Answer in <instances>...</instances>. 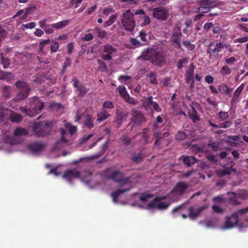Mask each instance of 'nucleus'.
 I'll list each match as a JSON object with an SVG mask.
<instances>
[{
    "label": "nucleus",
    "instance_id": "obj_1",
    "mask_svg": "<svg viewBox=\"0 0 248 248\" xmlns=\"http://www.w3.org/2000/svg\"><path fill=\"white\" fill-rule=\"evenodd\" d=\"M103 176L111 179L116 182H119L121 187L111 194L113 202L117 203V198L123 193L129 191L131 187V182L129 178H124V174L122 172L113 170L110 168L106 170L102 174Z\"/></svg>",
    "mask_w": 248,
    "mask_h": 248
},
{
    "label": "nucleus",
    "instance_id": "obj_2",
    "mask_svg": "<svg viewBox=\"0 0 248 248\" xmlns=\"http://www.w3.org/2000/svg\"><path fill=\"white\" fill-rule=\"evenodd\" d=\"M15 86L18 89V92L16 97L9 101L8 103V105L13 108H15L17 103L27 98L31 91V88L29 84L23 80L17 81L15 83Z\"/></svg>",
    "mask_w": 248,
    "mask_h": 248
},
{
    "label": "nucleus",
    "instance_id": "obj_3",
    "mask_svg": "<svg viewBox=\"0 0 248 248\" xmlns=\"http://www.w3.org/2000/svg\"><path fill=\"white\" fill-rule=\"evenodd\" d=\"M29 101L31 106V108H27L20 107L19 109L23 113L30 117H32L38 113L39 111L42 110L44 103L35 96L29 98Z\"/></svg>",
    "mask_w": 248,
    "mask_h": 248
},
{
    "label": "nucleus",
    "instance_id": "obj_4",
    "mask_svg": "<svg viewBox=\"0 0 248 248\" xmlns=\"http://www.w3.org/2000/svg\"><path fill=\"white\" fill-rule=\"evenodd\" d=\"M138 60L142 61L150 60L151 62L157 66H160L165 63V56L163 52L158 51L147 52L138 57Z\"/></svg>",
    "mask_w": 248,
    "mask_h": 248
},
{
    "label": "nucleus",
    "instance_id": "obj_5",
    "mask_svg": "<svg viewBox=\"0 0 248 248\" xmlns=\"http://www.w3.org/2000/svg\"><path fill=\"white\" fill-rule=\"evenodd\" d=\"M53 125L52 122H36L33 125V132L38 137L46 136L50 133Z\"/></svg>",
    "mask_w": 248,
    "mask_h": 248
},
{
    "label": "nucleus",
    "instance_id": "obj_6",
    "mask_svg": "<svg viewBox=\"0 0 248 248\" xmlns=\"http://www.w3.org/2000/svg\"><path fill=\"white\" fill-rule=\"evenodd\" d=\"M189 184L185 182L178 183L171 192L168 194L169 199L172 202L179 201L181 197L187 191Z\"/></svg>",
    "mask_w": 248,
    "mask_h": 248
},
{
    "label": "nucleus",
    "instance_id": "obj_7",
    "mask_svg": "<svg viewBox=\"0 0 248 248\" xmlns=\"http://www.w3.org/2000/svg\"><path fill=\"white\" fill-rule=\"evenodd\" d=\"M167 198H169L168 194L164 196L156 197L151 202H150L146 206V208H156L160 210H166L169 207L171 203L170 202H163V200ZM137 205L140 208H145V207L144 206L140 204H138Z\"/></svg>",
    "mask_w": 248,
    "mask_h": 248
},
{
    "label": "nucleus",
    "instance_id": "obj_8",
    "mask_svg": "<svg viewBox=\"0 0 248 248\" xmlns=\"http://www.w3.org/2000/svg\"><path fill=\"white\" fill-rule=\"evenodd\" d=\"M133 14L130 10H127L123 13L121 18V22L124 29L132 32L136 26L135 21Z\"/></svg>",
    "mask_w": 248,
    "mask_h": 248
},
{
    "label": "nucleus",
    "instance_id": "obj_9",
    "mask_svg": "<svg viewBox=\"0 0 248 248\" xmlns=\"http://www.w3.org/2000/svg\"><path fill=\"white\" fill-rule=\"evenodd\" d=\"M142 106L145 110L149 113H153L154 111L157 112H160L162 108L155 101H153V98L152 96H148L143 100Z\"/></svg>",
    "mask_w": 248,
    "mask_h": 248
},
{
    "label": "nucleus",
    "instance_id": "obj_10",
    "mask_svg": "<svg viewBox=\"0 0 248 248\" xmlns=\"http://www.w3.org/2000/svg\"><path fill=\"white\" fill-rule=\"evenodd\" d=\"M153 15L154 18L165 20L169 16V9L165 7H159L153 9Z\"/></svg>",
    "mask_w": 248,
    "mask_h": 248
},
{
    "label": "nucleus",
    "instance_id": "obj_11",
    "mask_svg": "<svg viewBox=\"0 0 248 248\" xmlns=\"http://www.w3.org/2000/svg\"><path fill=\"white\" fill-rule=\"evenodd\" d=\"M239 221V218L235 214L232 213L231 216L225 217V221L223 226L221 227L222 230L230 229L236 226Z\"/></svg>",
    "mask_w": 248,
    "mask_h": 248
},
{
    "label": "nucleus",
    "instance_id": "obj_12",
    "mask_svg": "<svg viewBox=\"0 0 248 248\" xmlns=\"http://www.w3.org/2000/svg\"><path fill=\"white\" fill-rule=\"evenodd\" d=\"M103 52L105 54L102 55L104 60L108 61L112 59L117 52V49L109 44H107L103 46Z\"/></svg>",
    "mask_w": 248,
    "mask_h": 248
},
{
    "label": "nucleus",
    "instance_id": "obj_13",
    "mask_svg": "<svg viewBox=\"0 0 248 248\" xmlns=\"http://www.w3.org/2000/svg\"><path fill=\"white\" fill-rule=\"evenodd\" d=\"M208 207V205H204L198 207L191 206L188 208L189 212L188 217L192 220H195L200 215L203 211L207 209Z\"/></svg>",
    "mask_w": 248,
    "mask_h": 248
},
{
    "label": "nucleus",
    "instance_id": "obj_14",
    "mask_svg": "<svg viewBox=\"0 0 248 248\" xmlns=\"http://www.w3.org/2000/svg\"><path fill=\"white\" fill-rule=\"evenodd\" d=\"M182 38V33L179 28H177L174 29V32L171 37V42L173 44L175 48L178 49L181 48V41Z\"/></svg>",
    "mask_w": 248,
    "mask_h": 248
},
{
    "label": "nucleus",
    "instance_id": "obj_15",
    "mask_svg": "<svg viewBox=\"0 0 248 248\" xmlns=\"http://www.w3.org/2000/svg\"><path fill=\"white\" fill-rule=\"evenodd\" d=\"M131 115L132 116V121L136 124H140L145 121L143 114L139 109L134 108L131 110Z\"/></svg>",
    "mask_w": 248,
    "mask_h": 248
},
{
    "label": "nucleus",
    "instance_id": "obj_16",
    "mask_svg": "<svg viewBox=\"0 0 248 248\" xmlns=\"http://www.w3.org/2000/svg\"><path fill=\"white\" fill-rule=\"evenodd\" d=\"M63 177L71 183L72 179L80 178V172L76 169H69L65 171Z\"/></svg>",
    "mask_w": 248,
    "mask_h": 248
},
{
    "label": "nucleus",
    "instance_id": "obj_17",
    "mask_svg": "<svg viewBox=\"0 0 248 248\" xmlns=\"http://www.w3.org/2000/svg\"><path fill=\"white\" fill-rule=\"evenodd\" d=\"M45 145L43 142H34L30 143L28 146V149L33 154H38L42 152L44 149Z\"/></svg>",
    "mask_w": 248,
    "mask_h": 248
},
{
    "label": "nucleus",
    "instance_id": "obj_18",
    "mask_svg": "<svg viewBox=\"0 0 248 248\" xmlns=\"http://www.w3.org/2000/svg\"><path fill=\"white\" fill-rule=\"evenodd\" d=\"M135 15H140V18L143 20L141 23V26H145L149 24L151 22V19L149 16L146 15L145 13L142 9H138L136 11Z\"/></svg>",
    "mask_w": 248,
    "mask_h": 248
},
{
    "label": "nucleus",
    "instance_id": "obj_19",
    "mask_svg": "<svg viewBox=\"0 0 248 248\" xmlns=\"http://www.w3.org/2000/svg\"><path fill=\"white\" fill-rule=\"evenodd\" d=\"M195 66L193 63L190 64L189 68L186 71V78L187 82H194L193 73L194 71Z\"/></svg>",
    "mask_w": 248,
    "mask_h": 248
},
{
    "label": "nucleus",
    "instance_id": "obj_20",
    "mask_svg": "<svg viewBox=\"0 0 248 248\" xmlns=\"http://www.w3.org/2000/svg\"><path fill=\"white\" fill-rule=\"evenodd\" d=\"M92 175V172L89 170H85L81 173H80V179L82 182L88 185L90 182V178Z\"/></svg>",
    "mask_w": 248,
    "mask_h": 248
},
{
    "label": "nucleus",
    "instance_id": "obj_21",
    "mask_svg": "<svg viewBox=\"0 0 248 248\" xmlns=\"http://www.w3.org/2000/svg\"><path fill=\"white\" fill-rule=\"evenodd\" d=\"M110 116L107 110L104 108H102L99 112L97 114V121L99 122H102L106 120L108 117Z\"/></svg>",
    "mask_w": 248,
    "mask_h": 248
},
{
    "label": "nucleus",
    "instance_id": "obj_22",
    "mask_svg": "<svg viewBox=\"0 0 248 248\" xmlns=\"http://www.w3.org/2000/svg\"><path fill=\"white\" fill-rule=\"evenodd\" d=\"M13 89L8 85H4L2 87L1 95L3 97L9 98L11 96Z\"/></svg>",
    "mask_w": 248,
    "mask_h": 248
},
{
    "label": "nucleus",
    "instance_id": "obj_23",
    "mask_svg": "<svg viewBox=\"0 0 248 248\" xmlns=\"http://www.w3.org/2000/svg\"><path fill=\"white\" fill-rule=\"evenodd\" d=\"M70 22V19L63 20L56 23L51 24V26L56 29H62L67 26Z\"/></svg>",
    "mask_w": 248,
    "mask_h": 248
},
{
    "label": "nucleus",
    "instance_id": "obj_24",
    "mask_svg": "<svg viewBox=\"0 0 248 248\" xmlns=\"http://www.w3.org/2000/svg\"><path fill=\"white\" fill-rule=\"evenodd\" d=\"M134 195L138 196L140 201L143 203H145L146 202H148L150 199L153 198V195L152 194L146 193H141L140 194L135 193L134 194Z\"/></svg>",
    "mask_w": 248,
    "mask_h": 248
},
{
    "label": "nucleus",
    "instance_id": "obj_25",
    "mask_svg": "<svg viewBox=\"0 0 248 248\" xmlns=\"http://www.w3.org/2000/svg\"><path fill=\"white\" fill-rule=\"evenodd\" d=\"M198 161V159L192 156H184L183 158L184 163L187 165L188 167L191 166Z\"/></svg>",
    "mask_w": 248,
    "mask_h": 248
},
{
    "label": "nucleus",
    "instance_id": "obj_26",
    "mask_svg": "<svg viewBox=\"0 0 248 248\" xmlns=\"http://www.w3.org/2000/svg\"><path fill=\"white\" fill-rule=\"evenodd\" d=\"M191 108L192 112H189L190 118L192 119L194 122L200 121V117L198 115V112L197 110L193 106H191Z\"/></svg>",
    "mask_w": 248,
    "mask_h": 248
},
{
    "label": "nucleus",
    "instance_id": "obj_27",
    "mask_svg": "<svg viewBox=\"0 0 248 248\" xmlns=\"http://www.w3.org/2000/svg\"><path fill=\"white\" fill-rule=\"evenodd\" d=\"M143 158L141 153H134L131 159L133 162L138 164L142 161Z\"/></svg>",
    "mask_w": 248,
    "mask_h": 248
},
{
    "label": "nucleus",
    "instance_id": "obj_28",
    "mask_svg": "<svg viewBox=\"0 0 248 248\" xmlns=\"http://www.w3.org/2000/svg\"><path fill=\"white\" fill-rule=\"evenodd\" d=\"M28 131L25 129L21 127L16 128L14 132V134L16 136H25L28 134Z\"/></svg>",
    "mask_w": 248,
    "mask_h": 248
},
{
    "label": "nucleus",
    "instance_id": "obj_29",
    "mask_svg": "<svg viewBox=\"0 0 248 248\" xmlns=\"http://www.w3.org/2000/svg\"><path fill=\"white\" fill-rule=\"evenodd\" d=\"M117 17V15L116 14L111 15L108 20L104 23V27L106 28L111 25L116 21Z\"/></svg>",
    "mask_w": 248,
    "mask_h": 248
},
{
    "label": "nucleus",
    "instance_id": "obj_30",
    "mask_svg": "<svg viewBox=\"0 0 248 248\" xmlns=\"http://www.w3.org/2000/svg\"><path fill=\"white\" fill-rule=\"evenodd\" d=\"M14 78V76L11 72H2V78L0 79H4L7 81H10L13 80Z\"/></svg>",
    "mask_w": 248,
    "mask_h": 248
},
{
    "label": "nucleus",
    "instance_id": "obj_31",
    "mask_svg": "<svg viewBox=\"0 0 248 248\" xmlns=\"http://www.w3.org/2000/svg\"><path fill=\"white\" fill-rule=\"evenodd\" d=\"M231 195L232 196L229 199V202L231 203L233 205H240L241 204V202L238 201L237 199L238 198L236 196L235 193L232 192Z\"/></svg>",
    "mask_w": 248,
    "mask_h": 248
},
{
    "label": "nucleus",
    "instance_id": "obj_32",
    "mask_svg": "<svg viewBox=\"0 0 248 248\" xmlns=\"http://www.w3.org/2000/svg\"><path fill=\"white\" fill-rule=\"evenodd\" d=\"M221 45L218 44V43H217L216 45L214 46V48H211V47L209 48L207 52L208 54L210 55L213 53L219 52L221 51Z\"/></svg>",
    "mask_w": 248,
    "mask_h": 248
},
{
    "label": "nucleus",
    "instance_id": "obj_33",
    "mask_svg": "<svg viewBox=\"0 0 248 248\" xmlns=\"http://www.w3.org/2000/svg\"><path fill=\"white\" fill-rule=\"evenodd\" d=\"M0 59L3 67L5 69L8 68L10 64L9 59L7 57H4L2 54L0 55Z\"/></svg>",
    "mask_w": 248,
    "mask_h": 248
},
{
    "label": "nucleus",
    "instance_id": "obj_34",
    "mask_svg": "<svg viewBox=\"0 0 248 248\" xmlns=\"http://www.w3.org/2000/svg\"><path fill=\"white\" fill-rule=\"evenodd\" d=\"M148 128H144L141 132L142 137L143 140L145 141L146 144L149 143L150 142V136L147 134V132L149 131Z\"/></svg>",
    "mask_w": 248,
    "mask_h": 248
},
{
    "label": "nucleus",
    "instance_id": "obj_35",
    "mask_svg": "<svg viewBox=\"0 0 248 248\" xmlns=\"http://www.w3.org/2000/svg\"><path fill=\"white\" fill-rule=\"evenodd\" d=\"M242 89H243L242 88H241L240 87H239L234 92V93H233V97H232V103H236L237 102V99L239 97V95L240 94V93L242 92Z\"/></svg>",
    "mask_w": 248,
    "mask_h": 248
},
{
    "label": "nucleus",
    "instance_id": "obj_36",
    "mask_svg": "<svg viewBox=\"0 0 248 248\" xmlns=\"http://www.w3.org/2000/svg\"><path fill=\"white\" fill-rule=\"evenodd\" d=\"M147 77L151 78V80L150 81V83L155 85H156L158 84V82L156 79V75L154 72H150L149 74L147 75Z\"/></svg>",
    "mask_w": 248,
    "mask_h": 248
},
{
    "label": "nucleus",
    "instance_id": "obj_37",
    "mask_svg": "<svg viewBox=\"0 0 248 248\" xmlns=\"http://www.w3.org/2000/svg\"><path fill=\"white\" fill-rule=\"evenodd\" d=\"M236 196L239 199L245 200L248 198V192L244 190H240L235 193Z\"/></svg>",
    "mask_w": 248,
    "mask_h": 248
},
{
    "label": "nucleus",
    "instance_id": "obj_38",
    "mask_svg": "<svg viewBox=\"0 0 248 248\" xmlns=\"http://www.w3.org/2000/svg\"><path fill=\"white\" fill-rule=\"evenodd\" d=\"M233 213L235 214L236 216L239 218V216H243L248 213V206L239 209Z\"/></svg>",
    "mask_w": 248,
    "mask_h": 248
},
{
    "label": "nucleus",
    "instance_id": "obj_39",
    "mask_svg": "<svg viewBox=\"0 0 248 248\" xmlns=\"http://www.w3.org/2000/svg\"><path fill=\"white\" fill-rule=\"evenodd\" d=\"M218 116L220 118V122H223L229 117V115L228 112L220 111L218 112Z\"/></svg>",
    "mask_w": 248,
    "mask_h": 248
},
{
    "label": "nucleus",
    "instance_id": "obj_40",
    "mask_svg": "<svg viewBox=\"0 0 248 248\" xmlns=\"http://www.w3.org/2000/svg\"><path fill=\"white\" fill-rule=\"evenodd\" d=\"M212 8L213 7L211 6H201L197 9L196 12L203 14L210 11Z\"/></svg>",
    "mask_w": 248,
    "mask_h": 248
},
{
    "label": "nucleus",
    "instance_id": "obj_41",
    "mask_svg": "<svg viewBox=\"0 0 248 248\" xmlns=\"http://www.w3.org/2000/svg\"><path fill=\"white\" fill-rule=\"evenodd\" d=\"M221 122L222 123L219 124V128H227L230 127L232 124V122L231 120H225Z\"/></svg>",
    "mask_w": 248,
    "mask_h": 248
},
{
    "label": "nucleus",
    "instance_id": "obj_42",
    "mask_svg": "<svg viewBox=\"0 0 248 248\" xmlns=\"http://www.w3.org/2000/svg\"><path fill=\"white\" fill-rule=\"evenodd\" d=\"M220 73L222 76L228 75L231 73V70L228 65H224L221 68Z\"/></svg>",
    "mask_w": 248,
    "mask_h": 248
},
{
    "label": "nucleus",
    "instance_id": "obj_43",
    "mask_svg": "<svg viewBox=\"0 0 248 248\" xmlns=\"http://www.w3.org/2000/svg\"><path fill=\"white\" fill-rule=\"evenodd\" d=\"M22 119V117L17 113H13L10 117V120L13 122H19Z\"/></svg>",
    "mask_w": 248,
    "mask_h": 248
},
{
    "label": "nucleus",
    "instance_id": "obj_44",
    "mask_svg": "<svg viewBox=\"0 0 248 248\" xmlns=\"http://www.w3.org/2000/svg\"><path fill=\"white\" fill-rule=\"evenodd\" d=\"M85 124L89 128H92L94 126V124H93V121L92 118L90 116H89V115L87 116L86 120L85 122Z\"/></svg>",
    "mask_w": 248,
    "mask_h": 248
},
{
    "label": "nucleus",
    "instance_id": "obj_45",
    "mask_svg": "<svg viewBox=\"0 0 248 248\" xmlns=\"http://www.w3.org/2000/svg\"><path fill=\"white\" fill-rule=\"evenodd\" d=\"M78 95L81 97L84 96L85 95V94L87 93V90L82 85L78 87Z\"/></svg>",
    "mask_w": 248,
    "mask_h": 248
},
{
    "label": "nucleus",
    "instance_id": "obj_46",
    "mask_svg": "<svg viewBox=\"0 0 248 248\" xmlns=\"http://www.w3.org/2000/svg\"><path fill=\"white\" fill-rule=\"evenodd\" d=\"M183 45L190 50H193L195 48V45H192L189 40H184L183 42Z\"/></svg>",
    "mask_w": 248,
    "mask_h": 248
},
{
    "label": "nucleus",
    "instance_id": "obj_47",
    "mask_svg": "<svg viewBox=\"0 0 248 248\" xmlns=\"http://www.w3.org/2000/svg\"><path fill=\"white\" fill-rule=\"evenodd\" d=\"M120 140L123 144H125L126 145H128L131 142L130 139L127 136V135H123L121 138Z\"/></svg>",
    "mask_w": 248,
    "mask_h": 248
},
{
    "label": "nucleus",
    "instance_id": "obj_48",
    "mask_svg": "<svg viewBox=\"0 0 248 248\" xmlns=\"http://www.w3.org/2000/svg\"><path fill=\"white\" fill-rule=\"evenodd\" d=\"M97 62L99 64V69L102 71H106L107 70V67L105 62L100 59L97 60Z\"/></svg>",
    "mask_w": 248,
    "mask_h": 248
},
{
    "label": "nucleus",
    "instance_id": "obj_49",
    "mask_svg": "<svg viewBox=\"0 0 248 248\" xmlns=\"http://www.w3.org/2000/svg\"><path fill=\"white\" fill-rule=\"evenodd\" d=\"M208 146L211 148L212 150L216 152L219 149V143L218 142H210L208 144Z\"/></svg>",
    "mask_w": 248,
    "mask_h": 248
},
{
    "label": "nucleus",
    "instance_id": "obj_50",
    "mask_svg": "<svg viewBox=\"0 0 248 248\" xmlns=\"http://www.w3.org/2000/svg\"><path fill=\"white\" fill-rule=\"evenodd\" d=\"M120 94L124 98V96H126L128 94L127 93L126 89L124 87L119 86L117 89Z\"/></svg>",
    "mask_w": 248,
    "mask_h": 248
},
{
    "label": "nucleus",
    "instance_id": "obj_51",
    "mask_svg": "<svg viewBox=\"0 0 248 248\" xmlns=\"http://www.w3.org/2000/svg\"><path fill=\"white\" fill-rule=\"evenodd\" d=\"M108 147V142L104 143L101 146V153L99 154L96 155L94 156L95 158H98L101 156L106 151Z\"/></svg>",
    "mask_w": 248,
    "mask_h": 248
},
{
    "label": "nucleus",
    "instance_id": "obj_52",
    "mask_svg": "<svg viewBox=\"0 0 248 248\" xmlns=\"http://www.w3.org/2000/svg\"><path fill=\"white\" fill-rule=\"evenodd\" d=\"M114 106L113 103L110 101H106L104 102V103L103 104V108H108L109 109H111L114 108Z\"/></svg>",
    "mask_w": 248,
    "mask_h": 248
},
{
    "label": "nucleus",
    "instance_id": "obj_53",
    "mask_svg": "<svg viewBox=\"0 0 248 248\" xmlns=\"http://www.w3.org/2000/svg\"><path fill=\"white\" fill-rule=\"evenodd\" d=\"M130 43L135 47H140L141 46V43L136 38H131L130 39Z\"/></svg>",
    "mask_w": 248,
    "mask_h": 248
},
{
    "label": "nucleus",
    "instance_id": "obj_54",
    "mask_svg": "<svg viewBox=\"0 0 248 248\" xmlns=\"http://www.w3.org/2000/svg\"><path fill=\"white\" fill-rule=\"evenodd\" d=\"M206 157L208 160L213 163H215L217 161L216 156L213 154H207Z\"/></svg>",
    "mask_w": 248,
    "mask_h": 248
},
{
    "label": "nucleus",
    "instance_id": "obj_55",
    "mask_svg": "<svg viewBox=\"0 0 248 248\" xmlns=\"http://www.w3.org/2000/svg\"><path fill=\"white\" fill-rule=\"evenodd\" d=\"M129 104L136 105L137 104L138 101L135 100L133 98L131 97L129 95L124 96V98Z\"/></svg>",
    "mask_w": 248,
    "mask_h": 248
},
{
    "label": "nucleus",
    "instance_id": "obj_56",
    "mask_svg": "<svg viewBox=\"0 0 248 248\" xmlns=\"http://www.w3.org/2000/svg\"><path fill=\"white\" fill-rule=\"evenodd\" d=\"M176 138L177 140H182L186 139V135L184 132L180 131L176 135Z\"/></svg>",
    "mask_w": 248,
    "mask_h": 248
},
{
    "label": "nucleus",
    "instance_id": "obj_57",
    "mask_svg": "<svg viewBox=\"0 0 248 248\" xmlns=\"http://www.w3.org/2000/svg\"><path fill=\"white\" fill-rule=\"evenodd\" d=\"M187 60L186 58H183L179 60L178 62L177 68L179 69H181L183 68L184 64L187 63Z\"/></svg>",
    "mask_w": 248,
    "mask_h": 248
},
{
    "label": "nucleus",
    "instance_id": "obj_58",
    "mask_svg": "<svg viewBox=\"0 0 248 248\" xmlns=\"http://www.w3.org/2000/svg\"><path fill=\"white\" fill-rule=\"evenodd\" d=\"M230 174V172L228 170H220L217 171V176L220 177H223L226 175H229Z\"/></svg>",
    "mask_w": 248,
    "mask_h": 248
},
{
    "label": "nucleus",
    "instance_id": "obj_59",
    "mask_svg": "<svg viewBox=\"0 0 248 248\" xmlns=\"http://www.w3.org/2000/svg\"><path fill=\"white\" fill-rule=\"evenodd\" d=\"M213 210L217 213H222L223 212V209L219 206L217 205H213L212 206Z\"/></svg>",
    "mask_w": 248,
    "mask_h": 248
},
{
    "label": "nucleus",
    "instance_id": "obj_60",
    "mask_svg": "<svg viewBox=\"0 0 248 248\" xmlns=\"http://www.w3.org/2000/svg\"><path fill=\"white\" fill-rule=\"evenodd\" d=\"M50 42V41L49 39H46L44 40L43 41H41L39 44V49L40 51H42L43 49L44 48V46L45 45L48 44Z\"/></svg>",
    "mask_w": 248,
    "mask_h": 248
},
{
    "label": "nucleus",
    "instance_id": "obj_61",
    "mask_svg": "<svg viewBox=\"0 0 248 248\" xmlns=\"http://www.w3.org/2000/svg\"><path fill=\"white\" fill-rule=\"evenodd\" d=\"M213 1L211 0H201L199 2V4L201 6H207L209 4H211Z\"/></svg>",
    "mask_w": 248,
    "mask_h": 248
},
{
    "label": "nucleus",
    "instance_id": "obj_62",
    "mask_svg": "<svg viewBox=\"0 0 248 248\" xmlns=\"http://www.w3.org/2000/svg\"><path fill=\"white\" fill-rule=\"evenodd\" d=\"M59 48V44L58 42H55L50 46V50L52 52H55Z\"/></svg>",
    "mask_w": 248,
    "mask_h": 248
},
{
    "label": "nucleus",
    "instance_id": "obj_63",
    "mask_svg": "<svg viewBox=\"0 0 248 248\" xmlns=\"http://www.w3.org/2000/svg\"><path fill=\"white\" fill-rule=\"evenodd\" d=\"M226 184V181L225 180H220L217 182L216 186L219 188L223 187Z\"/></svg>",
    "mask_w": 248,
    "mask_h": 248
},
{
    "label": "nucleus",
    "instance_id": "obj_64",
    "mask_svg": "<svg viewBox=\"0 0 248 248\" xmlns=\"http://www.w3.org/2000/svg\"><path fill=\"white\" fill-rule=\"evenodd\" d=\"M227 86L226 84L219 85L218 90L221 93H226V91H227Z\"/></svg>",
    "mask_w": 248,
    "mask_h": 248
}]
</instances>
